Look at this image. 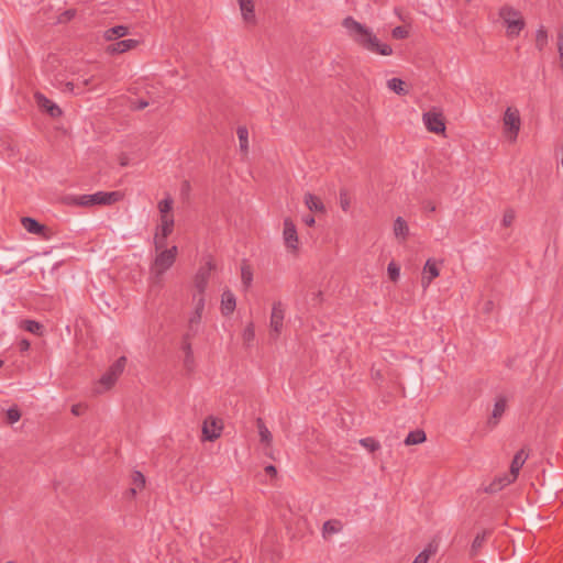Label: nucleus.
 <instances>
[{
  "label": "nucleus",
  "mask_w": 563,
  "mask_h": 563,
  "mask_svg": "<svg viewBox=\"0 0 563 563\" xmlns=\"http://www.w3.org/2000/svg\"><path fill=\"white\" fill-rule=\"evenodd\" d=\"M107 38H108V40H113L114 37H112V36H109V37H107Z\"/></svg>",
  "instance_id": "61"
},
{
  "label": "nucleus",
  "mask_w": 563,
  "mask_h": 563,
  "mask_svg": "<svg viewBox=\"0 0 563 563\" xmlns=\"http://www.w3.org/2000/svg\"><path fill=\"white\" fill-rule=\"evenodd\" d=\"M357 44L377 55L388 56L393 53V48L389 44L383 41L382 37H356Z\"/></svg>",
  "instance_id": "6"
},
{
  "label": "nucleus",
  "mask_w": 563,
  "mask_h": 563,
  "mask_svg": "<svg viewBox=\"0 0 563 563\" xmlns=\"http://www.w3.org/2000/svg\"><path fill=\"white\" fill-rule=\"evenodd\" d=\"M126 358L124 356L119 357L98 380L95 387V393L102 394L112 388L120 375L123 373Z\"/></svg>",
  "instance_id": "2"
},
{
  "label": "nucleus",
  "mask_w": 563,
  "mask_h": 563,
  "mask_svg": "<svg viewBox=\"0 0 563 563\" xmlns=\"http://www.w3.org/2000/svg\"><path fill=\"white\" fill-rule=\"evenodd\" d=\"M343 25L347 32L354 35H371L369 32L365 29V26L354 21L352 18H346L343 21Z\"/></svg>",
  "instance_id": "26"
},
{
  "label": "nucleus",
  "mask_w": 563,
  "mask_h": 563,
  "mask_svg": "<svg viewBox=\"0 0 563 563\" xmlns=\"http://www.w3.org/2000/svg\"><path fill=\"white\" fill-rule=\"evenodd\" d=\"M129 32V29L125 25H117L113 27H110L104 35H126Z\"/></svg>",
  "instance_id": "48"
},
{
  "label": "nucleus",
  "mask_w": 563,
  "mask_h": 563,
  "mask_svg": "<svg viewBox=\"0 0 563 563\" xmlns=\"http://www.w3.org/2000/svg\"><path fill=\"white\" fill-rule=\"evenodd\" d=\"M148 106V102L145 100H139L134 103L133 109L135 110H143Z\"/></svg>",
  "instance_id": "53"
},
{
  "label": "nucleus",
  "mask_w": 563,
  "mask_h": 563,
  "mask_svg": "<svg viewBox=\"0 0 563 563\" xmlns=\"http://www.w3.org/2000/svg\"><path fill=\"white\" fill-rule=\"evenodd\" d=\"M388 277L393 282H397L400 276V268L395 262H390L387 267Z\"/></svg>",
  "instance_id": "44"
},
{
  "label": "nucleus",
  "mask_w": 563,
  "mask_h": 563,
  "mask_svg": "<svg viewBox=\"0 0 563 563\" xmlns=\"http://www.w3.org/2000/svg\"><path fill=\"white\" fill-rule=\"evenodd\" d=\"M422 122L426 129L434 134H444L445 117L441 108L432 107L422 113Z\"/></svg>",
  "instance_id": "3"
},
{
  "label": "nucleus",
  "mask_w": 563,
  "mask_h": 563,
  "mask_svg": "<svg viewBox=\"0 0 563 563\" xmlns=\"http://www.w3.org/2000/svg\"><path fill=\"white\" fill-rule=\"evenodd\" d=\"M241 279L245 288H249L252 285L253 269L246 261H243L241 265Z\"/></svg>",
  "instance_id": "29"
},
{
  "label": "nucleus",
  "mask_w": 563,
  "mask_h": 563,
  "mask_svg": "<svg viewBox=\"0 0 563 563\" xmlns=\"http://www.w3.org/2000/svg\"><path fill=\"white\" fill-rule=\"evenodd\" d=\"M139 44H140V41H137V40H133V38L123 40V41H119V42L111 43V44L107 45L106 52L110 55L122 54V53H125V52L136 47Z\"/></svg>",
  "instance_id": "15"
},
{
  "label": "nucleus",
  "mask_w": 563,
  "mask_h": 563,
  "mask_svg": "<svg viewBox=\"0 0 563 563\" xmlns=\"http://www.w3.org/2000/svg\"><path fill=\"white\" fill-rule=\"evenodd\" d=\"M437 552V545L432 543L428 544V547L419 553L412 563H428L431 555Z\"/></svg>",
  "instance_id": "33"
},
{
  "label": "nucleus",
  "mask_w": 563,
  "mask_h": 563,
  "mask_svg": "<svg viewBox=\"0 0 563 563\" xmlns=\"http://www.w3.org/2000/svg\"><path fill=\"white\" fill-rule=\"evenodd\" d=\"M216 268L214 263L209 260L205 265H202L195 275L194 278V294H203L208 286V282L211 275V272Z\"/></svg>",
  "instance_id": "9"
},
{
  "label": "nucleus",
  "mask_w": 563,
  "mask_h": 563,
  "mask_svg": "<svg viewBox=\"0 0 563 563\" xmlns=\"http://www.w3.org/2000/svg\"><path fill=\"white\" fill-rule=\"evenodd\" d=\"M394 234L402 242L406 241L409 235V227L401 217H397L394 222Z\"/></svg>",
  "instance_id": "25"
},
{
  "label": "nucleus",
  "mask_w": 563,
  "mask_h": 563,
  "mask_svg": "<svg viewBox=\"0 0 563 563\" xmlns=\"http://www.w3.org/2000/svg\"><path fill=\"white\" fill-rule=\"evenodd\" d=\"M339 200H340V206H341L342 210L347 211L351 206V200L349 197V192L345 189H342L340 191Z\"/></svg>",
  "instance_id": "46"
},
{
  "label": "nucleus",
  "mask_w": 563,
  "mask_h": 563,
  "mask_svg": "<svg viewBox=\"0 0 563 563\" xmlns=\"http://www.w3.org/2000/svg\"><path fill=\"white\" fill-rule=\"evenodd\" d=\"M22 328L33 334H42L43 325L34 320H24L22 321Z\"/></svg>",
  "instance_id": "36"
},
{
  "label": "nucleus",
  "mask_w": 563,
  "mask_h": 563,
  "mask_svg": "<svg viewBox=\"0 0 563 563\" xmlns=\"http://www.w3.org/2000/svg\"><path fill=\"white\" fill-rule=\"evenodd\" d=\"M184 186H185L186 188H188V187H189L188 181H185V183H184Z\"/></svg>",
  "instance_id": "60"
},
{
  "label": "nucleus",
  "mask_w": 563,
  "mask_h": 563,
  "mask_svg": "<svg viewBox=\"0 0 563 563\" xmlns=\"http://www.w3.org/2000/svg\"><path fill=\"white\" fill-rule=\"evenodd\" d=\"M302 221H303V223H305L306 225H308V227H313V225H314V223H316L314 218H313L312 216H310V214H309V216L303 217Z\"/></svg>",
  "instance_id": "54"
},
{
  "label": "nucleus",
  "mask_w": 563,
  "mask_h": 563,
  "mask_svg": "<svg viewBox=\"0 0 563 563\" xmlns=\"http://www.w3.org/2000/svg\"><path fill=\"white\" fill-rule=\"evenodd\" d=\"M440 275V269L437 262L433 258L427 260L421 277V286L426 289L429 287L431 282Z\"/></svg>",
  "instance_id": "14"
},
{
  "label": "nucleus",
  "mask_w": 563,
  "mask_h": 563,
  "mask_svg": "<svg viewBox=\"0 0 563 563\" xmlns=\"http://www.w3.org/2000/svg\"><path fill=\"white\" fill-rule=\"evenodd\" d=\"M99 86V82H97V77L91 76L89 78H85L82 80H77V82L74 81H67L65 84V90L74 92V93H81L85 90H92L96 89Z\"/></svg>",
  "instance_id": "13"
},
{
  "label": "nucleus",
  "mask_w": 563,
  "mask_h": 563,
  "mask_svg": "<svg viewBox=\"0 0 563 563\" xmlns=\"http://www.w3.org/2000/svg\"><path fill=\"white\" fill-rule=\"evenodd\" d=\"M196 334L185 333L181 340V350L185 355L191 354L192 347H191V339L195 338Z\"/></svg>",
  "instance_id": "42"
},
{
  "label": "nucleus",
  "mask_w": 563,
  "mask_h": 563,
  "mask_svg": "<svg viewBox=\"0 0 563 563\" xmlns=\"http://www.w3.org/2000/svg\"><path fill=\"white\" fill-rule=\"evenodd\" d=\"M21 418V413L19 411V409L16 408H10L8 411H7V419L10 423H14L16 421H19Z\"/></svg>",
  "instance_id": "49"
},
{
  "label": "nucleus",
  "mask_w": 563,
  "mask_h": 563,
  "mask_svg": "<svg viewBox=\"0 0 563 563\" xmlns=\"http://www.w3.org/2000/svg\"><path fill=\"white\" fill-rule=\"evenodd\" d=\"M538 36H541V35H547V31L543 30V29H540L537 33Z\"/></svg>",
  "instance_id": "59"
},
{
  "label": "nucleus",
  "mask_w": 563,
  "mask_h": 563,
  "mask_svg": "<svg viewBox=\"0 0 563 563\" xmlns=\"http://www.w3.org/2000/svg\"><path fill=\"white\" fill-rule=\"evenodd\" d=\"M122 199V194L120 191H98L89 195V201H91L92 206H110Z\"/></svg>",
  "instance_id": "12"
},
{
  "label": "nucleus",
  "mask_w": 563,
  "mask_h": 563,
  "mask_svg": "<svg viewBox=\"0 0 563 563\" xmlns=\"http://www.w3.org/2000/svg\"><path fill=\"white\" fill-rule=\"evenodd\" d=\"M173 209V199L170 197H167L158 202V210L161 213V217H164L165 214H170Z\"/></svg>",
  "instance_id": "41"
},
{
  "label": "nucleus",
  "mask_w": 563,
  "mask_h": 563,
  "mask_svg": "<svg viewBox=\"0 0 563 563\" xmlns=\"http://www.w3.org/2000/svg\"><path fill=\"white\" fill-rule=\"evenodd\" d=\"M177 254L178 249L175 245L169 249L163 247L158 250L155 247V257L151 265V275L155 283H159L163 275L174 265Z\"/></svg>",
  "instance_id": "1"
},
{
  "label": "nucleus",
  "mask_w": 563,
  "mask_h": 563,
  "mask_svg": "<svg viewBox=\"0 0 563 563\" xmlns=\"http://www.w3.org/2000/svg\"><path fill=\"white\" fill-rule=\"evenodd\" d=\"M515 481H510L509 474H504L495 477V479L488 485L486 492L488 493H497L505 488L506 486L512 484Z\"/></svg>",
  "instance_id": "24"
},
{
  "label": "nucleus",
  "mask_w": 563,
  "mask_h": 563,
  "mask_svg": "<svg viewBox=\"0 0 563 563\" xmlns=\"http://www.w3.org/2000/svg\"><path fill=\"white\" fill-rule=\"evenodd\" d=\"M76 14H77V11L75 9H68V10L62 12L57 16V20L55 23H59V24L68 23L76 16Z\"/></svg>",
  "instance_id": "43"
},
{
  "label": "nucleus",
  "mask_w": 563,
  "mask_h": 563,
  "mask_svg": "<svg viewBox=\"0 0 563 563\" xmlns=\"http://www.w3.org/2000/svg\"><path fill=\"white\" fill-rule=\"evenodd\" d=\"M285 317V309L280 301L274 302L272 308L269 327L272 333L277 338L283 329V321Z\"/></svg>",
  "instance_id": "11"
},
{
  "label": "nucleus",
  "mask_w": 563,
  "mask_h": 563,
  "mask_svg": "<svg viewBox=\"0 0 563 563\" xmlns=\"http://www.w3.org/2000/svg\"><path fill=\"white\" fill-rule=\"evenodd\" d=\"M68 203L78 207H91V201H89V195L69 197Z\"/></svg>",
  "instance_id": "37"
},
{
  "label": "nucleus",
  "mask_w": 563,
  "mask_h": 563,
  "mask_svg": "<svg viewBox=\"0 0 563 563\" xmlns=\"http://www.w3.org/2000/svg\"><path fill=\"white\" fill-rule=\"evenodd\" d=\"M283 239L287 250L292 254H297L299 251V238L296 225L289 218L284 220Z\"/></svg>",
  "instance_id": "8"
},
{
  "label": "nucleus",
  "mask_w": 563,
  "mask_h": 563,
  "mask_svg": "<svg viewBox=\"0 0 563 563\" xmlns=\"http://www.w3.org/2000/svg\"><path fill=\"white\" fill-rule=\"evenodd\" d=\"M236 134L240 142V150L246 154L249 152V131L245 126H239Z\"/></svg>",
  "instance_id": "31"
},
{
  "label": "nucleus",
  "mask_w": 563,
  "mask_h": 563,
  "mask_svg": "<svg viewBox=\"0 0 563 563\" xmlns=\"http://www.w3.org/2000/svg\"><path fill=\"white\" fill-rule=\"evenodd\" d=\"M504 132L507 139L515 142L518 137L521 118L520 112L515 107H508L503 117Z\"/></svg>",
  "instance_id": "4"
},
{
  "label": "nucleus",
  "mask_w": 563,
  "mask_h": 563,
  "mask_svg": "<svg viewBox=\"0 0 563 563\" xmlns=\"http://www.w3.org/2000/svg\"><path fill=\"white\" fill-rule=\"evenodd\" d=\"M387 87L398 96H406L409 92L406 82L400 78L387 80Z\"/></svg>",
  "instance_id": "28"
},
{
  "label": "nucleus",
  "mask_w": 563,
  "mask_h": 563,
  "mask_svg": "<svg viewBox=\"0 0 563 563\" xmlns=\"http://www.w3.org/2000/svg\"><path fill=\"white\" fill-rule=\"evenodd\" d=\"M192 302L195 306L194 312L202 316L205 310L206 299L203 294H192Z\"/></svg>",
  "instance_id": "38"
},
{
  "label": "nucleus",
  "mask_w": 563,
  "mask_h": 563,
  "mask_svg": "<svg viewBox=\"0 0 563 563\" xmlns=\"http://www.w3.org/2000/svg\"><path fill=\"white\" fill-rule=\"evenodd\" d=\"M29 347H30V343H29V341H26V340H22V341L20 342V350H21V351H26V350H29Z\"/></svg>",
  "instance_id": "57"
},
{
  "label": "nucleus",
  "mask_w": 563,
  "mask_h": 563,
  "mask_svg": "<svg viewBox=\"0 0 563 563\" xmlns=\"http://www.w3.org/2000/svg\"><path fill=\"white\" fill-rule=\"evenodd\" d=\"M174 230V217L173 214H165L161 217V224L154 235V246L156 249H163L166 246V240Z\"/></svg>",
  "instance_id": "7"
},
{
  "label": "nucleus",
  "mask_w": 563,
  "mask_h": 563,
  "mask_svg": "<svg viewBox=\"0 0 563 563\" xmlns=\"http://www.w3.org/2000/svg\"><path fill=\"white\" fill-rule=\"evenodd\" d=\"M341 527L342 526L339 520H328L323 523L322 533L323 536L336 533L341 530Z\"/></svg>",
  "instance_id": "35"
},
{
  "label": "nucleus",
  "mask_w": 563,
  "mask_h": 563,
  "mask_svg": "<svg viewBox=\"0 0 563 563\" xmlns=\"http://www.w3.org/2000/svg\"><path fill=\"white\" fill-rule=\"evenodd\" d=\"M360 444L363 448L367 449L369 452H375V451L379 450V448H380L379 442L377 440H375L374 438L361 439Z\"/></svg>",
  "instance_id": "40"
},
{
  "label": "nucleus",
  "mask_w": 563,
  "mask_h": 563,
  "mask_svg": "<svg viewBox=\"0 0 563 563\" xmlns=\"http://www.w3.org/2000/svg\"><path fill=\"white\" fill-rule=\"evenodd\" d=\"M558 49L560 53L561 68L563 69V37H559Z\"/></svg>",
  "instance_id": "52"
},
{
  "label": "nucleus",
  "mask_w": 563,
  "mask_h": 563,
  "mask_svg": "<svg viewBox=\"0 0 563 563\" xmlns=\"http://www.w3.org/2000/svg\"><path fill=\"white\" fill-rule=\"evenodd\" d=\"M86 409H87L86 405H84V404H76V405L71 406L70 411H71V413L74 416H81L86 411Z\"/></svg>",
  "instance_id": "51"
},
{
  "label": "nucleus",
  "mask_w": 563,
  "mask_h": 563,
  "mask_svg": "<svg viewBox=\"0 0 563 563\" xmlns=\"http://www.w3.org/2000/svg\"><path fill=\"white\" fill-rule=\"evenodd\" d=\"M241 11L242 19L247 24H254L255 18V5L253 0H236Z\"/></svg>",
  "instance_id": "18"
},
{
  "label": "nucleus",
  "mask_w": 563,
  "mask_h": 563,
  "mask_svg": "<svg viewBox=\"0 0 563 563\" xmlns=\"http://www.w3.org/2000/svg\"><path fill=\"white\" fill-rule=\"evenodd\" d=\"M184 366L188 371H192L194 369V367H195L194 353L185 355V357H184Z\"/></svg>",
  "instance_id": "50"
},
{
  "label": "nucleus",
  "mask_w": 563,
  "mask_h": 563,
  "mask_svg": "<svg viewBox=\"0 0 563 563\" xmlns=\"http://www.w3.org/2000/svg\"><path fill=\"white\" fill-rule=\"evenodd\" d=\"M223 429L222 421L220 419L208 417L203 421L202 426V438L207 441H214L220 438Z\"/></svg>",
  "instance_id": "10"
},
{
  "label": "nucleus",
  "mask_w": 563,
  "mask_h": 563,
  "mask_svg": "<svg viewBox=\"0 0 563 563\" xmlns=\"http://www.w3.org/2000/svg\"><path fill=\"white\" fill-rule=\"evenodd\" d=\"M21 223H22L23 228L29 233L36 234V235H40L43 238L46 236L47 228L45 225L41 224L35 219L30 218V217H24L21 219Z\"/></svg>",
  "instance_id": "19"
},
{
  "label": "nucleus",
  "mask_w": 563,
  "mask_h": 563,
  "mask_svg": "<svg viewBox=\"0 0 563 563\" xmlns=\"http://www.w3.org/2000/svg\"><path fill=\"white\" fill-rule=\"evenodd\" d=\"M507 408V401L505 397H498L495 401L494 409L490 418L488 419V424L492 427H496L499 423L500 418L505 413Z\"/></svg>",
  "instance_id": "20"
},
{
  "label": "nucleus",
  "mask_w": 563,
  "mask_h": 563,
  "mask_svg": "<svg viewBox=\"0 0 563 563\" xmlns=\"http://www.w3.org/2000/svg\"><path fill=\"white\" fill-rule=\"evenodd\" d=\"M256 427L258 430L260 442L264 444L265 448H271L273 442V435L262 418L256 419Z\"/></svg>",
  "instance_id": "22"
},
{
  "label": "nucleus",
  "mask_w": 563,
  "mask_h": 563,
  "mask_svg": "<svg viewBox=\"0 0 563 563\" xmlns=\"http://www.w3.org/2000/svg\"><path fill=\"white\" fill-rule=\"evenodd\" d=\"M34 98L36 100L37 106L41 109L45 110L51 117L57 118L62 115L60 108L53 101H51L48 98H46L44 95L36 92L34 95Z\"/></svg>",
  "instance_id": "17"
},
{
  "label": "nucleus",
  "mask_w": 563,
  "mask_h": 563,
  "mask_svg": "<svg viewBox=\"0 0 563 563\" xmlns=\"http://www.w3.org/2000/svg\"><path fill=\"white\" fill-rule=\"evenodd\" d=\"M201 319H202V316H200L199 313L192 312L190 314V317L188 318V328H187L186 333L197 334L199 331V325H200Z\"/></svg>",
  "instance_id": "32"
},
{
  "label": "nucleus",
  "mask_w": 563,
  "mask_h": 563,
  "mask_svg": "<svg viewBox=\"0 0 563 563\" xmlns=\"http://www.w3.org/2000/svg\"><path fill=\"white\" fill-rule=\"evenodd\" d=\"M528 456H529V453L525 449L519 450L515 454V456L511 461V464H510L509 473H508L510 481L517 479L519 472H520L521 467L523 466V464L526 463Z\"/></svg>",
  "instance_id": "16"
},
{
  "label": "nucleus",
  "mask_w": 563,
  "mask_h": 563,
  "mask_svg": "<svg viewBox=\"0 0 563 563\" xmlns=\"http://www.w3.org/2000/svg\"><path fill=\"white\" fill-rule=\"evenodd\" d=\"M423 208L430 212H434L437 210V206L432 201H426Z\"/></svg>",
  "instance_id": "55"
},
{
  "label": "nucleus",
  "mask_w": 563,
  "mask_h": 563,
  "mask_svg": "<svg viewBox=\"0 0 563 563\" xmlns=\"http://www.w3.org/2000/svg\"><path fill=\"white\" fill-rule=\"evenodd\" d=\"M499 16L510 34H519L525 27V20L521 13L511 7H503L499 11Z\"/></svg>",
  "instance_id": "5"
},
{
  "label": "nucleus",
  "mask_w": 563,
  "mask_h": 563,
  "mask_svg": "<svg viewBox=\"0 0 563 563\" xmlns=\"http://www.w3.org/2000/svg\"><path fill=\"white\" fill-rule=\"evenodd\" d=\"M427 437L423 430H415L408 433L407 438L405 439L406 445H415L420 444L426 441Z\"/></svg>",
  "instance_id": "30"
},
{
  "label": "nucleus",
  "mask_w": 563,
  "mask_h": 563,
  "mask_svg": "<svg viewBox=\"0 0 563 563\" xmlns=\"http://www.w3.org/2000/svg\"><path fill=\"white\" fill-rule=\"evenodd\" d=\"M265 473L268 474L269 476H276L277 470L274 465H267L265 467Z\"/></svg>",
  "instance_id": "56"
},
{
  "label": "nucleus",
  "mask_w": 563,
  "mask_h": 563,
  "mask_svg": "<svg viewBox=\"0 0 563 563\" xmlns=\"http://www.w3.org/2000/svg\"><path fill=\"white\" fill-rule=\"evenodd\" d=\"M255 338V330L253 323L246 325L243 331V340L245 343H251Z\"/></svg>",
  "instance_id": "47"
},
{
  "label": "nucleus",
  "mask_w": 563,
  "mask_h": 563,
  "mask_svg": "<svg viewBox=\"0 0 563 563\" xmlns=\"http://www.w3.org/2000/svg\"><path fill=\"white\" fill-rule=\"evenodd\" d=\"M486 531H483L482 533H477L475 539L473 540L472 547H471V555L475 556L478 552V550L482 548L486 540Z\"/></svg>",
  "instance_id": "39"
},
{
  "label": "nucleus",
  "mask_w": 563,
  "mask_h": 563,
  "mask_svg": "<svg viewBox=\"0 0 563 563\" xmlns=\"http://www.w3.org/2000/svg\"><path fill=\"white\" fill-rule=\"evenodd\" d=\"M235 309V297L232 291L224 290L221 298V312L224 316L231 314Z\"/></svg>",
  "instance_id": "23"
},
{
  "label": "nucleus",
  "mask_w": 563,
  "mask_h": 563,
  "mask_svg": "<svg viewBox=\"0 0 563 563\" xmlns=\"http://www.w3.org/2000/svg\"><path fill=\"white\" fill-rule=\"evenodd\" d=\"M516 219V212L514 209H507L504 212L501 224L506 228L512 225L514 221Z\"/></svg>",
  "instance_id": "45"
},
{
  "label": "nucleus",
  "mask_w": 563,
  "mask_h": 563,
  "mask_svg": "<svg viewBox=\"0 0 563 563\" xmlns=\"http://www.w3.org/2000/svg\"><path fill=\"white\" fill-rule=\"evenodd\" d=\"M396 13L399 16L400 21L402 22V24L396 26L393 30L391 35H408L409 33L412 32L411 18L407 13L404 14L402 11L399 9H396Z\"/></svg>",
  "instance_id": "21"
},
{
  "label": "nucleus",
  "mask_w": 563,
  "mask_h": 563,
  "mask_svg": "<svg viewBox=\"0 0 563 563\" xmlns=\"http://www.w3.org/2000/svg\"><path fill=\"white\" fill-rule=\"evenodd\" d=\"M305 205L310 211L313 212H324L325 207L323 202L314 195L312 194H306L305 195Z\"/></svg>",
  "instance_id": "27"
},
{
  "label": "nucleus",
  "mask_w": 563,
  "mask_h": 563,
  "mask_svg": "<svg viewBox=\"0 0 563 563\" xmlns=\"http://www.w3.org/2000/svg\"><path fill=\"white\" fill-rule=\"evenodd\" d=\"M132 479H133V484H134L135 487L130 489V494L132 496H135L136 495V489L137 488L142 489L145 486V477H144V475L141 472L135 471L133 473Z\"/></svg>",
  "instance_id": "34"
},
{
  "label": "nucleus",
  "mask_w": 563,
  "mask_h": 563,
  "mask_svg": "<svg viewBox=\"0 0 563 563\" xmlns=\"http://www.w3.org/2000/svg\"><path fill=\"white\" fill-rule=\"evenodd\" d=\"M120 164L122 166H126L128 165V157L126 156H122L121 159H120Z\"/></svg>",
  "instance_id": "58"
}]
</instances>
